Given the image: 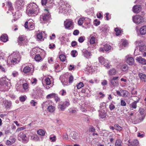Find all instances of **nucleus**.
<instances>
[{
    "label": "nucleus",
    "mask_w": 146,
    "mask_h": 146,
    "mask_svg": "<svg viewBox=\"0 0 146 146\" xmlns=\"http://www.w3.org/2000/svg\"><path fill=\"white\" fill-rule=\"evenodd\" d=\"M38 6L34 3L29 4L27 7L26 13L29 16L36 15L38 13Z\"/></svg>",
    "instance_id": "f257e3e1"
},
{
    "label": "nucleus",
    "mask_w": 146,
    "mask_h": 146,
    "mask_svg": "<svg viewBox=\"0 0 146 146\" xmlns=\"http://www.w3.org/2000/svg\"><path fill=\"white\" fill-rule=\"evenodd\" d=\"M59 12L61 13L65 14L68 11L69 4L66 2L60 1L59 3Z\"/></svg>",
    "instance_id": "f03ea898"
},
{
    "label": "nucleus",
    "mask_w": 146,
    "mask_h": 146,
    "mask_svg": "<svg viewBox=\"0 0 146 146\" xmlns=\"http://www.w3.org/2000/svg\"><path fill=\"white\" fill-rule=\"evenodd\" d=\"M18 140L22 141L24 143H27L29 141V138L23 132H21L18 135Z\"/></svg>",
    "instance_id": "7ed1b4c3"
},
{
    "label": "nucleus",
    "mask_w": 146,
    "mask_h": 146,
    "mask_svg": "<svg viewBox=\"0 0 146 146\" xmlns=\"http://www.w3.org/2000/svg\"><path fill=\"white\" fill-rule=\"evenodd\" d=\"M70 101L69 100L64 102H61L59 103L58 108L61 111H64L66 107L70 105Z\"/></svg>",
    "instance_id": "20e7f679"
},
{
    "label": "nucleus",
    "mask_w": 146,
    "mask_h": 146,
    "mask_svg": "<svg viewBox=\"0 0 146 146\" xmlns=\"http://www.w3.org/2000/svg\"><path fill=\"white\" fill-rule=\"evenodd\" d=\"M24 5L23 0H17L15 3V8L19 11L22 9Z\"/></svg>",
    "instance_id": "39448f33"
},
{
    "label": "nucleus",
    "mask_w": 146,
    "mask_h": 146,
    "mask_svg": "<svg viewBox=\"0 0 146 146\" xmlns=\"http://www.w3.org/2000/svg\"><path fill=\"white\" fill-rule=\"evenodd\" d=\"M133 22L135 23H140L143 22V19L140 15H137L133 17Z\"/></svg>",
    "instance_id": "423d86ee"
},
{
    "label": "nucleus",
    "mask_w": 146,
    "mask_h": 146,
    "mask_svg": "<svg viewBox=\"0 0 146 146\" xmlns=\"http://www.w3.org/2000/svg\"><path fill=\"white\" fill-rule=\"evenodd\" d=\"M99 61L100 63L104 65L107 68H108L110 67L109 65V62L108 60H106L102 56H101L99 57Z\"/></svg>",
    "instance_id": "0eeeda50"
},
{
    "label": "nucleus",
    "mask_w": 146,
    "mask_h": 146,
    "mask_svg": "<svg viewBox=\"0 0 146 146\" xmlns=\"http://www.w3.org/2000/svg\"><path fill=\"white\" fill-rule=\"evenodd\" d=\"M32 20L31 19L29 20V23L26 21L25 22V27L26 28L29 29L30 30H32L34 29V25L33 23L31 21Z\"/></svg>",
    "instance_id": "6e6552de"
},
{
    "label": "nucleus",
    "mask_w": 146,
    "mask_h": 146,
    "mask_svg": "<svg viewBox=\"0 0 146 146\" xmlns=\"http://www.w3.org/2000/svg\"><path fill=\"white\" fill-rule=\"evenodd\" d=\"M82 54L83 56L87 59L90 58L92 55L90 51L84 49L82 51Z\"/></svg>",
    "instance_id": "1a4fd4ad"
},
{
    "label": "nucleus",
    "mask_w": 146,
    "mask_h": 146,
    "mask_svg": "<svg viewBox=\"0 0 146 146\" xmlns=\"http://www.w3.org/2000/svg\"><path fill=\"white\" fill-rule=\"evenodd\" d=\"M50 15L49 13L47 14H43L40 17V22L42 23L44 22L50 18Z\"/></svg>",
    "instance_id": "9d476101"
},
{
    "label": "nucleus",
    "mask_w": 146,
    "mask_h": 146,
    "mask_svg": "<svg viewBox=\"0 0 146 146\" xmlns=\"http://www.w3.org/2000/svg\"><path fill=\"white\" fill-rule=\"evenodd\" d=\"M9 61L10 62L11 64L13 65L16 64L20 61V60L17 59L16 58H14L13 57H10V56L8 57Z\"/></svg>",
    "instance_id": "9b49d317"
},
{
    "label": "nucleus",
    "mask_w": 146,
    "mask_h": 146,
    "mask_svg": "<svg viewBox=\"0 0 146 146\" xmlns=\"http://www.w3.org/2000/svg\"><path fill=\"white\" fill-rule=\"evenodd\" d=\"M10 81V80L8 79L6 77H3L1 79L0 84L3 85H5L7 86Z\"/></svg>",
    "instance_id": "f8f14e48"
},
{
    "label": "nucleus",
    "mask_w": 146,
    "mask_h": 146,
    "mask_svg": "<svg viewBox=\"0 0 146 146\" xmlns=\"http://www.w3.org/2000/svg\"><path fill=\"white\" fill-rule=\"evenodd\" d=\"M142 9V7L140 5H136L134 6L133 8V11L134 13H138Z\"/></svg>",
    "instance_id": "ddd939ff"
},
{
    "label": "nucleus",
    "mask_w": 146,
    "mask_h": 146,
    "mask_svg": "<svg viewBox=\"0 0 146 146\" xmlns=\"http://www.w3.org/2000/svg\"><path fill=\"white\" fill-rule=\"evenodd\" d=\"M136 60L139 63L143 65L146 64V60L141 56L139 57H137L136 59Z\"/></svg>",
    "instance_id": "4468645a"
},
{
    "label": "nucleus",
    "mask_w": 146,
    "mask_h": 146,
    "mask_svg": "<svg viewBox=\"0 0 146 146\" xmlns=\"http://www.w3.org/2000/svg\"><path fill=\"white\" fill-rule=\"evenodd\" d=\"M10 57H13L17 59L20 60V57L19 52L17 51L13 52L10 56Z\"/></svg>",
    "instance_id": "2eb2a0df"
},
{
    "label": "nucleus",
    "mask_w": 146,
    "mask_h": 146,
    "mask_svg": "<svg viewBox=\"0 0 146 146\" xmlns=\"http://www.w3.org/2000/svg\"><path fill=\"white\" fill-rule=\"evenodd\" d=\"M73 25V23L71 21H64V26L65 28L66 29H69L70 27H72Z\"/></svg>",
    "instance_id": "dca6fc26"
},
{
    "label": "nucleus",
    "mask_w": 146,
    "mask_h": 146,
    "mask_svg": "<svg viewBox=\"0 0 146 146\" xmlns=\"http://www.w3.org/2000/svg\"><path fill=\"white\" fill-rule=\"evenodd\" d=\"M138 76L142 82H145L146 81V75L141 73L138 74Z\"/></svg>",
    "instance_id": "f3484780"
},
{
    "label": "nucleus",
    "mask_w": 146,
    "mask_h": 146,
    "mask_svg": "<svg viewBox=\"0 0 146 146\" xmlns=\"http://www.w3.org/2000/svg\"><path fill=\"white\" fill-rule=\"evenodd\" d=\"M126 62L129 65H132L134 64V60L132 57H128L127 59Z\"/></svg>",
    "instance_id": "a211bd4d"
},
{
    "label": "nucleus",
    "mask_w": 146,
    "mask_h": 146,
    "mask_svg": "<svg viewBox=\"0 0 146 146\" xmlns=\"http://www.w3.org/2000/svg\"><path fill=\"white\" fill-rule=\"evenodd\" d=\"M4 105L7 109L9 108L11 106V102L10 101L7 100H4L3 102Z\"/></svg>",
    "instance_id": "6ab92c4d"
},
{
    "label": "nucleus",
    "mask_w": 146,
    "mask_h": 146,
    "mask_svg": "<svg viewBox=\"0 0 146 146\" xmlns=\"http://www.w3.org/2000/svg\"><path fill=\"white\" fill-rule=\"evenodd\" d=\"M88 20V18L82 17L79 19L78 21V23L79 25H81L83 23H84L85 21H86V20Z\"/></svg>",
    "instance_id": "aec40b11"
},
{
    "label": "nucleus",
    "mask_w": 146,
    "mask_h": 146,
    "mask_svg": "<svg viewBox=\"0 0 146 146\" xmlns=\"http://www.w3.org/2000/svg\"><path fill=\"white\" fill-rule=\"evenodd\" d=\"M140 33L141 35H143L146 34V26H143L141 27L140 29Z\"/></svg>",
    "instance_id": "412c9836"
},
{
    "label": "nucleus",
    "mask_w": 146,
    "mask_h": 146,
    "mask_svg": "<svg viewBox=\"0 0 146 146\" xmlns=\"http://www.w3.org/2000/svg\"><path fill=\"white\" fill-rule=\"evenodd\" d=\"M65 78H69V82L71 83L73 81V77L70 74H66L65 75Z\"/></svg>",
    "instance_id": "4be33fe9"
},
{
    "label": "nucleus",
    "mask_w": 146,
    "mask_h": 146,
    "mask_svg": "<svg viewBox=\"0 0 146 146\" xmlns=\"http://www.w3.org/2000/svg\"><path fill=\"white\" fill-rule=\"evenodd\" d=\"M8 37L7 35H2L0 37L1 40L4 42H6L8 40Z\"/></svg>",
    "instance_id": "5701e85b"
},
{
    "label": "nucleus",
    "mask_w": 146,
    "mask_h": 146,
    "mask_svg": "<svg viewBox=\"0 0 146 146\" xmlns=\"http://www.w3.org/2000/svg\"><path fill=\"white\" fill-rule=\"evenodd\" d=\"M138 101H135L130 105V109L132 110L133 109H136L137 108V103Z\"/></svg>",
    "instance_id": "b1692460"
},
{
    "label": "nucleus",
    "mask_w": 146,
    "mask_h": 146,
    "mask_svg": "<svg viewBox=\"0 0 146 146\" xmlns=\"http://www.w3.org/2000/svg\"><path fill=\"white\" fill-rule=\"evenodd\" d=\"M106 115V113L105 111L104 110L101 111L99 112V115L101 118H105Z\"/></svg>",
    "instance_id": "393cba45"
},
{
    "label": "nucleus",
    "mask_w": 146,
    "mask_h": 146,
    "mask_svg": "<svg viewBox=\"0 0 146 146\" xmlns=\"http://www.w3.org/2000/svg\"><path fill=\"white\" fill-rule=\"evenodd\" d=\"M84 24L86 28H89L90 25V19L88 18V20L85 21Z\"/></svg>",
    "instance_id": "a878e982"
},
{
    "label": "nucleus",
    "mask_w": 146,
    "mask_h": 146,
    "mask_svg": "<svg viewBox=\"0 0 146 146\" xmlns=\"http://www.w3.org/2000/svg\"><path fill=\"white\" fill-rule=\"evenodd\" d=\"M108 73L110 76L114 75L116 73V71L114 68H112L110 69L108 72Z\"/></svg>",
    "instance_id": "bb28decb"
},
{
    "label": "nucleus",
    "mask_w": 146,
    "mask_h": 146,
    "mask_svg": "<svg viewBox=\"0 0 146 146\" xmlns=\"http://www.w3.org/2000/svg\"><path fill=\"white\" fill-rule=\"evenodd\" d=\"M119 85V83L118 81H114L111 80V85L115 87Z\"/></svg>",
    "instance_id": "cd10ccee"
},
{
    "label": "nucleus",
    "mask_w": 146,
    "mask_h": 146,
    "mask_svg": "<svg viewBox=\"0 0 146 146\" xmlns=\"http://www.w3.org/2000/svg\"><path fill=\"white\" fill-rule=\"evenodd\" d=\"M144 119V117H140L139 118L136 119L134 121V123L137 124L142 121Z\"/></svg>",
    "instance_id": "c85d7f7f"
},
{
    "label": "nucleus",
    "mask_w": 146,
    "mask_h": 146,
    "mask_svg": "<svg viewBox=\"0 0 146 146\" xmlns=\"http://www.w3.org/2000/svg\"><path fill=\"white\" fill-rule=\"evenodd\" d=\"M139 144V141L137 140H134L131 142V144L129 145V146H137Z\"/></svg>",
    "instance_id": "c756f323"
},
{
    "label": "nucleus",
    "mask_w": 146,
    "mask_h": 146,
    "mask_svg": "<svg viewBox=\"0 0 146 146\" xmlns=\"http://www.w3.org/2000/svg\"><path fill=\"white\" fill-rule=\"evenodd\" d=\"M47 7L49 8L52 7L53 4V0H47Z\"/></svg>",
    "instance_id": "7c9ffc66"
},
{
    "label": "nucleus",
    "mask_w": 146,
    "mask_h": 146,
    "mask_svg": "<svg viewBox=\"0 0 146 146\" xmlns=\"http://www.w3.org/2000/svg\"><path fill=\"white\" fill-rule=\"evenodd\" d=\"M31 68L29 66L25 67L23 69V72L25 73H27L30 71Z\"/></svg>",
    "instance_id": "2f4dec72"
},
{
    "label": "nucleus",
    "mask_w": 146,
    "mask_h": 146,
    "mask_svg": "<svg viewBox=\"0 0 146 146\" xmlns=\"http://www.w3.org/2000/svg\"><path fill=\"white\" fill-rule=\"evenodd\" d=\"M121 68L123 71L125 72L128 69V66L126 64H124L121 66Z\"/></svg>",
    "instance_id": "473e14b6"
},
{
    "label": "nucleus",
    "mask_w": 146,
    "mask_h": 146,
    "mask_svg": "<svg viewBox=\"0 0 146 146\" xmlns=\"http://www.w3.org/2000/svg\"><path fill=\"white\" fill-rule=\"evenodd\" d=\"M48 111L50 112H52L55 110V107L52 106H48L47 108Z\"/></svg>",
    "instance_id": "72a5a7b5"
},
{
    "label": "nucleus",
    "mask_w": 146,
    "mask_h": 146,
    "mask_svg": "<svg viewBox=\"0 0 146 146\" xmlns=\"http://www.w3.org/2000/svg\"><path fill=\"white\" fill-rule=\"evenodd\" d=\"M111 46L108 44H105L104 45V48L105 51H108L111 48Z\"/></svg>",
    "instance_id": "f704fd0d"
},
{
    "label": "nucleus",
    "mask_w": 146,
    "mask_h": 146,
    "mask_svg": "<svg viewBox=\"0 0 146 146\" xmlns=\"http://www.w3.org/2000/svg\"><path fill=\"white\" fill-rule=\"evenodd\" d=\"M114 127L115 129L116 130L121 131L122 130V128L120 127L118 124H115L114 125Z\"/></svg>",
    "instance_id": "c9c22d12"
},
{
    "label": "nucleus",
    "mask_w": 146,
    "mask_h": 146,
    "mask_svg": "<svg viewBox=\"0 0 146 146\" xmlns=\"http://www.w3.org/2000/svg\"><path fill=\"white\" fill-rule=\"evenodd\" d=\"M121 92L123 94V96L124 97H126L128 96V92L125 90H120Z\"/></svg>",
    "instance_id": "e433bc0d"
},
{
    "label": "nucleus",
    "mask_w": 146,
    "mask_h": 146,
    "mask_svg": "<svg viewBox=\"0 0 146 146\" xmlns=\"http://www.w3.org/2000/svg\"><path fill=\"white\" fill-rule=\"evenodd\" d=\"M42 58L39 54L36 55L35 57V59L36 61H39Z\"/></svg>",
    "instance_id": "4c0bfd02"
},
{
    "label": "nucleus",
    "mask_w": 146,
    "mask_h": 146,
    "mask_svg": "<svg viewBox=\"0 0 146 146\" xmlns=\"http://www.w3.org/2000/svg\"><path fill=\"white\" fill-rule=\"evenodd\" d=\"M122 142L120 139L117 140L115 143V146H122Z\"/></svg>",
    "instance_id": "58836bf2"
},
{
    "label": "nucleus",
    "mask_w": 146,
    "mask_h": 146,
    "mask_svg": "<svg viewBox=\"0 0 146 146\" xmlns=\"http://www.w3.org/2000/svg\"><path fill=\"white\" fill-rule=\"evenodd\" d=\"M55 93H52L49 94L46 96V98L47 99H48L54 98V97L55 96Z\"/></svg>",
    "instance_id": "ea45409f"
},
{
    "label": "nucleus",
    "mask_w": 146,
    "mask_h": 146,
    "mask_svg": "<svg viewBox=\"0 0 146 146\" xmlns=\"http://www.w3.org/2000/svg\"><path fill=\"white\" fill-rule=\"evenodd\" d=\"M135 44L137 46H140L142 44H143V41L140 40H138L135 41Z\"/></svg>",
    "instance_id": "a19ab883"
},
{
    "label": "nucleus",
    "mask_w": 146,
    "mask_h": 146,
    "mask_svg": "<svg viewBox=\"0 0 146 146\" xmlns=\"http://www.w3.org/2000/svg\"><path fill=\"white\" fill-rule=\"evenodd\" d=\"M146 49V46L144 45H141L140 46L139 50L141 52H144Z\"/></svg>",
    "instance_id": "79ce46f5"
},
{
    "label": "nucleus",
    "mask_w": 146,
    "mask_h": 146,
    "mask_svg": "<svg viewBox=\"0 0 146 146\" xmlns=\"http://www.w3.org/2000/svg\"><path fill=\"white\" fill-rule=\"evenodd\" d=\"M59 94L62 96H64L66 95V90L64 89H62L59 92Z\"/></svg>",
    "instance_id": "37998d69"
},
{
    "label": "nucleus",
    "mask_w": 146,
    "mask_h": 146,
    "mask_svg": "<svg viewBox=\"0 0 146 146\" xmlns=\"http://www.w3.org/2000/svg\"><path fill=\"white\" fill-rule=\"evenodd\" d=\"M96 38L94 36L91 37L90 40V43L91 44H93L95 42Z\"/></svg>",
    "instance_id": "c03bdc74"
},
{
    "label": "nucleus",
    "mask_w": 146,
    "mask_h": 146,
    "mask_svg": "<svg viewBox=\"0 0 146 146\" xmlns=\"http://www.w3.org/2000/svg\"><path fill=\"white\" fill-rule=\"evenodd\" d=\"M72 137L74 139H76L78 137V134L75 132H73V135H72Z\"/></svg>",
    "instance_id": "a18cd8bd"
},
{
    "label": "nucleus",
    "mask_w": 146,
    "mask_h": 146,
    "mask_svg": "<svg viewBox=\"0 0 146 146\" xmlns=\"http://www.w3.org/2000/svg\"><path fill=\"white\" fill-rule=\"evenodd\" d=\"M59 58L61 61H65L66 57L65 55L61 54L59 56Z\"/></svg>",
    "instance_id": "49530a36"
},
{
    "label": "nucleus",
    "mask_w": 146,
    "mask_h": 146,
    "mask_svg": "<svg viewBox=\"0 0 146 146\" xmlns=\"http://www.w3.org/2000/svg\"><path fill=\"white\" fill-rule=\"evenodd\" d=\"M37 133L38 134L41 135H44L45 132L42 129L38 130L37 131Z\"/></svg>",
    "instance_id": "de8ad7c7"
},
{
    "label": "nucleus",
    "mask_w": 146,
    "mask_h": 146,
    "mask_svg": "<svg viewBox=\"0 0 146 146\" xmlns=\"http://www.w3.org/2000/svg\"><path fill=\"white\" fill-rule=\"evenodd\" d=\"M71 54L73 57H75L77 55V51L74 50H72L71 51Z\"/></svg>",
    "instance_id": "09e8293b"
},
{
    "label": "nucleus",
    "mask_w": 146,
    "mask_h": 146,
    "mask_svg": "<svg viewBox=\"0 0 146 146\" xmlns=\"http://www.w3.org/2000/svg\"><path fill=\"white\" fill-rule=\"evenodd\" d=\"M139 113L141 115V117L143 116V117H144V111L143 109L140 108L139 110Z\"/></svg>",
    "instance_id": "8fccbe9b"
},
{
    "label": "nucleus",
    "mask_w": 146,
    "mask_h": 146,
    "mask_svg": "<svg viewBox=\"0 0 146 146\" xmlns=\"http://www.w3.org/2000/svg\"><path fill=\"white\" fill-rule=\"evenodd\" d=\"M42 33H37V38L38 39L40 40L42 38Z\"/></svg>",
    "instance_id": "3c124183"
},
{
    "label": "nucleus",
    "mask_w": 146,
    "mask_h": 146,
    "mask_svg": "<svg viewBox=\"0 0 146 146\" xmlns=\"http://www.w3.org/2000/svg\"><path fill=\"white\" fill-rule=\"evenodd\" d=\"M45 80L46 82V84L47 85H49L51 84L50 80V79L48 78H46L45 79Z\"/></svg>",
    "instance_id": "603ef678"
},
{
    "label": "nucleus",
    "mask_w": 146,
    "mask_h": 146,
    "mask_svg": "<svg viewBox=\"0 0 146 146\" xmlns=\"http://www.w3.org/2000/svg\"><path fill=\"white\" fill-rule=\"evenodd\" d=\"M7 5L9 7V10H12L13 9V7H12V4L11 2L8 1L7 2Z\"/></svg>",
    "instance_id": "864d4df0"
},
{
    "label": "nucleus",
    "mask_w": 146,
    "mask_h": 146,
    "mask_svg": "<svg viewBox=\"0 0 146 146\" xmlns=\"http://www.w3.org/2000/svg\"><path fill=\"white\" fill-rule=\"evenodd\" d=\"M84 84L83 83L81 82H80L77 85L76 87L78 89H79L83 87Z\"/></svg>",
    "instance_id": "5fc2aeb1"
},
{
    "label": "nucleus",
    "mask_w": 146,
    "mask_h": 146,
    "mask_svg": "<svg viewBox=\"0 0 146 146\" xmlns=\"http://www.w3.org/2000/svg\"><path fill=\"white\" fill-rule=\"evenodd\" d=\"M49 101H46L43 102V103L42 104V108H44V107H46L47 106H48V105L49 104Z\"/></svg>",
    "instance_id": "6e6d98bb"
},
{
    "label": "nucleus",
    "mask_w": 146,
    "mask_h": 146,
    "mask_svg": "<svg viewBox=\"0 0 146 146\" xmlns=\"http://www.w3.org/2000/svg\"><path fill=\"white\" fill-rule=\"evenodd\" d=\"M55 95L54 98L56 102H57L60 100V98L58 97L57 94L55 93Z\"/></svg>",
    "instance_id": "4d7b16f0"
},
{
    "label": "nucleus",
    "mask_w": 146,
    "mask_h": 146,
    "mask_svg": "<svg viewBox=\"0 0 146 146\" xmlns=\"http://www.w3.org/2000/svg\"><path fill=\"white\" fill-rule=\"evenodd\" d=\"M115 31L116 32V35L117 36L119 35L121 33V31L117 28H116L115 29Z\"/></svg>",
    "instance_id": "13d9d810"
},
{
    "label": "nucleus",
    "mask_w": 146,
    "mask_h": 146,
    "mask_svg": "<svg viewBox=\"0 0 146 146\" xmlns=\"http://www.w3.org/2000/svg\"><path fill=\"white\" fill-rule=\"evenodd\" d=\"M69 110L70 112L72 114H75L76 112V110L75 109H72L70 108L69 109Z\"/></svg>",
    "instance_id": "bf43d9fd"
},
{
    "label": "nucleus",
    "mask_w": 146,
    "mask_h": 146,
    "mask_svg": "<svg viewBox=\"0 0 146 146\" xmlns=\"http://www.w3.org/2000/svg\"><path fill=\"white\" fill-rule=\"evenodd\" d=\"M23 86L25 90H27L28 88V85L26 83L23 84Z\"/></svg>",
    "instance_id": "052dcab7"
},
{
    "label": "nucleus",
    "mask_w": 146,
    "mask_h": 146,
    "mask_svg": "<svg viewBox=\"0 0 146 146\" xmlns=\"http://www.w3.org/2000/svg\"><path fill=\"white\" fill-rule=\"evenodd\" d=\"M49 139L52 142H55L56 140V136H54L52 137H50Z\"/></svg>",
    "instance_id": "680f3d73"
},
{
    "label": "nucleus",
    "mask_w": 146,
    "mask_h": 146,
    "mask_svg": "<svg viewBox=\"0 0 146 146\" xmlns=\"http://www.w3.org/2000/svg\"><path fill=\"white\" fill-rule=\"evenodd\" d=\"M100 22L97 19H95L94 21V25L96 26H98L100 25Z\"/></svg>",
    "instance_id": "e2e57ef3"
},
{
    "label": "nucleus",
    "mask_w": 146,
    "mask_h": 146,
    "mask_svg": "<svg viewBox=\"0 0 146 146\" xmlns=\"http://www.w3.org/2000/svg\"><path fill=\"white\" fill-rule=\"evenodd\" d=\"M108 28V27L107 26H105V27H102L101 29V30L103 31L105 33L106 31L107 30Z\"/></svg>",
    "instance_id": "0e129e2a"
},
{
    "label": "nucleus",
    "mask_w": 146,
    "mask_h": 146,
    "mask_svg": "<svg viewBox=\"0 0 146 146\" xmlns=\"http://www.w3.org/2000/svg\"><path fill=\"white\" fill-rule=\"evenodd\" d=\"M84 36H81L78 39V41L80 43L83 42L84 40Z\"/></svg>",
    "instance_id": "69168bd1"
},
{
    "label": "nucleus",
    "mask_w": 146,
    "mask_h": 146,
    "mask_svg": "<svg viewBox=\"0 0 146 146\" xmlns=\"http://www.w3.org/2000/svg\"><path fill=\"white\" fill-rule=\"evenodd\" d=\"M19 100L21 102H24L26 100L25 96H21L19 98Z\"/></svg>",
    "instance_id": "338daca9"
},
{
    "label": "nucleus",
    "mask_w": 146,
    "mask_h": 146,
    "mask_svg": "<svg viewBox=\"0 0 146 146\" xmlns=\"http://www.w3.org/2000/svg\"><path fill=\"white\" fill-rule=\"evenodd\" d=\"M107 81L106 80H103L101 82L102 85V86H105L107 84Z\"/></svg>",
    "instance_id": "774afa93"
}]
</instances>
